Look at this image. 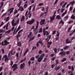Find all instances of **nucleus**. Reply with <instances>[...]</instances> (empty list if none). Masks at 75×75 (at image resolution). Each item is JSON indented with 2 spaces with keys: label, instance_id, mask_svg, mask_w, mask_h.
I'll return each mask as SVG.
<instances>
[{
  "label": "nucleus",
  "instance_id": "a878e982",
  "mask_svg": "<svg viewBox=\"0 0 75 75\" xmlns=\"http://www.w3.org/2000/svg\"><path fill=\"white\" fill-rule=\"evenodd\" d=\"M53 50L54 51V52L55 54L57 52V49L56 48H54V49H53Z\"/></svg>",
  "mask_w": 75,
  "mask_h": 75
},
{
  "label": "nucleus",
  "instance_id": "c756f323",
  "mask_svg": "<svg viewBox=\"0 0 75 75\" xmlns=\"http://www.w3.org/2000/svg\"><path fill=\"white\" fill-rule=\"evenodd\" d=\"M71 18L72 19H75V16H74L73 14H72L71 16Z\"/></svg>",
  "mask_w": 75,
  "mask_h": 75
},
{
  "label": "nucleus",
  "instance_id": "13d9d810",
  "mask_svg": "<svg viewBox=\"0 0 75 75\" xmlns=\"http://www.w3.org/2000/svg\"><path fill=\"white\" fill-rule=\"evenodd\" d=\"M18 13V11L17 10H16L14 12V14H16L17 13Z\"/></svg>",
  "mask_w": 75,
  "mask_h": 75
},
{
  "label": "nucleus",
  "instance_id": "cd10ccee",
  "mask_svg": "<svg viewBox=\"0 0 75 75\" xmlns=\"http://www.w3.org/2000/svg\"><path fill=\"white\" fill-rule=\"evenodd\" d=\"M61 23H62V25H64V23L62 20H61L59 22V24H60Z\"/></svg>",
  "mask_w": 75,
  "mask_h": 75
},
{
  "label": "nucleus",
  "instance_id": "6ab92c4d",
  "mask_svg": "<svg viewBox=\"0 0 75 75\" xmlns=\"http://www.w3.org/2000/svg\"><path fill=\"white\" fill-rule=\"evenodd\" d=\"M74 2H75L74 1H71L69 2V4L70 5H71V6H72L74 4Z\"/></svg>",
  "mask_w": 75,
  "mask_h": 75
},
{
  "label": "nucleus",
  "instance_id": "2f4dec72",
  "mask_svg": "<svg viewBox=\"0 0 75 75\" xmlns=\"http://www.w3.org/2000/svg\"><path fill=\"white\" fill-rule=\"evenodd\" d=\"M23 31V29H21L18 32V34H20Z\"/></svg>",
  "mask_w": 75,
  "mask_h": 75
},
{
  "label": "nucleus",
  "instance_id": "9b49d317",
  "mask_svg": "<svg viewBox=\"0 0 75 75\" xmlns=\"http://www.w3.org/2000/svg\"><path fill=\"white\" fill-rule=\"evenodd\" d=\"M55 18V15H54L53 16L50 18V21L52 23L53 21L54 20Z\"/></svg>",
  "mask_w": 75,
  "mask_h": 75
},
{
  "label": "nucleus",
  "instance_id": "58836bf2",
  "mask_svg": "<svg viewBox=\"0 0 75 75\" xmlns=\"http://www.w3.org/2000/svg\"><path fill=\"white\" fill-rule=\"evenodd\" d=\"M42 53V51L41 50H39L38 51V53L40 54H41V53Z\"/></svg>",
  "mask_w": 75,
  "mask_h": 75
},
{
  "label": "nucleus",
  "instance_id": "f03ea898",
  "mask_svg": "<svg viewBox=\"0 0 75 75\" xmlns=\"http://www.w3.org/2000/svg\"><path fill=\"white\" fill-rule=\"evenodd\" d=\"M45 56V54H44L43 53L41 54L40 57H39L37 59V61L38 62H41L42 60V59H43V57Z\"/></svg>",
  "mask_w": 75,
  "mask_h": 75
},
{
  "label": "nucleus",
  "instance_id": "e433bc0d",
  "mask_svg": "<svg viewBox=\"0 0 75 75\" xmlns=\"http://www.w3.org/2000/svg\"><path fill=\"white\" fill-rule=\"evenodd\" d=\"M7 14V13H6L3 14L1 16V18H2L3 17L5 16Z\"/></svg>",
  "mask_w": 75,
  "mask_h": 75
},
{
  "label": "nucleus",
  "instance_id": "4468645a",
  "mask_svg": "<svg viewBox=\"0 0 75 75\" xmlns=\"http://www.w3.org/2000/svg\"><path fill=\"white\" fill-rule=\"evenodd\" d=\"M17 45L18 46L21 47V42H17Z\"/></svg>",
  "mask_w": 75,
  "mask_h": 75
},
{
  "label": "nucleus",
  "instance_id": "423d86ee",
  "mask_svg": "<svg viewBox=\"0 0 75 75\" xmlns=\"http://www.w3.org/2000/svg\"><path fill=\"white\" fill-rule=\"evenodd\" d=\"M17 66V64H13L12 67V68H14L13 69V71H14L18 69Z\"/></svg>",
  "mask_w": 75,
  "mask_h": 75
},
{
  "label": "nucleus",
  "instance_id": "a211bd4d",
  "mask_svg": "<svg viewBox=\"0 0 75 75\" xmlns=\"http://www.w3.org/2000/svg\"><path fill=\"white\" fill-rule=\"evenodd\" d=\"M61 18V17L59 15H57L56 17V19L58 20H59Z\"/></svg>",
  "mask_w": 75,
  "mask_h": 75
},
{
  "label": "nucleus",
  "instance_id": "7ed1b4c3",
  "mask_svg": "<svg viewBox=\"0 0 75 75\" xmlns=\"http://www.w3.org/2000/svg\"><path fill=\"white\" fill-rule=\"evenodd\" d=\"M21 29V28L20 26H19L18 27L17 30H16V28H15L14 29L13 31V35H15L16 34V33H17L18 31H19Z\"/></svg>",
  "mask_w": 75,
  "mask_h": 75
},
{
  "label": "nucleus",
  "instance_id": "49530a36",
  "mask_svg": "<svg viewBox=\"0 0 75 75\" xmlns=\"http://www.w3.org/2000/svg\"><path fill=\"white\" fill-rule=\"evenodd\" d=\"M19 22V20L18 18V20H17L16 21H15L16 22V23L17 24Z\"/></svg>",
  "mask_w": 75,
  "mask_h": 75
},
{
  "label": "nucleus",
  "instance_id": "0eeeda50",
  "mask_svg": "<svg viewBox=\"0 0 75 75\" xmlns=\"http://www.w3.org/2000/svg\"><path fill=\"white\" fill-rule=\"evenodd\" d=\"M25 66V63H21L20 64V68L21 69H24Z\"/></svg>",
  "mask_w": 75,
  "mask_h": 75
},
{
  "label": "nucleus",
  "instance_id": "f257e3e1",
  "mask_svg": "<svg viewBox=\"0 0 75 75\" xmlns=\"http://www.w3.org/2000/svg\"><path fill=\"white\" fill-rule=\"evenodd\" d=\"M70 53L69 51H62L59 53V54L61 55V56H65L66 54H69Z\"/></svg>",
  "mask_w": 75,
  "mask_h": 75
},
{
  "label": "nucleus",
  "instance_id": "aec40b11",
  "mask_svg": "<svg viewBox=\"0 0 75 75\" xmlns=\"http://www.w3.org/2000/svg\"><path fill=\"white\" fill-rule=\"evenodd\" d=\"M22 3V1H21L18 3L17 4V7H19L21 5V4Z\"/></svg>",
  "mask_w": 75,
  "mask_h": 75
},
{
  "label": "nucleus",
  "instance_id": "5701e85b",
  "mask_svg": "<svg viewBox=\"0 0 75 75\" xmlns=\"http://www.w3.org/2000/svg\"><path fill=\"white\" fill-rule=\"evenodd\" d=\"M51 35H49L47 38H46V40H47L48 39L50 40V38H51Z\"/></svg>",
  "mask_w": 75,
  "mask_h": 75
},
{
  "label": "nucleus",
  "instance_id": "6e6d98bb",
  "mask_svg": "<svg viewBox=\"0 0 75 75\" xmlns=\"http://www.w3.org/2000/svg\"><path fill=\"white\" fill-rule=\"evenodd\" d=\"M29 50V49H28V48H27L26 49L25 52L26 53H28V52Z\"/></svg>",
  "mask_w": 75,
  "mask_h": 75
},
{
  "label": "nucleus",
  "instance_id": "3c124183",
  "mask_svg": "<svg viewBox=\"0 0 75 75\" xmlns=\"http://www.w3.org/2000/svg\"><path fill=\"white\" fill-rule=\"evenodd\" d=\"M28 16V11H27L25 13V17H27Z\"/></svg>",
  "mask_w": 75,
  "mask_h": 75
},
{
  "label": "nucleus",
  "instance_id": "393cba45",
  "mask_svg": "<svg viewBox=\"0 0 75 75\" xmlns=\"http://www.w3.org/2000/svg\"><path fill=\"white\" fill-rule=\"evenodd\" d=\"M60 35V33L59 32V31H57V33L56 35V36L57 37H59Z\"/></svg>",
  "mask_w": 75,
  "mask_h": 75
},
{
  "label": "nucleus",
  "instance_id": "bf43d9fd",
  "mask_svg": "<svg viewBox=\"0 0 75 75\" xmlns=\"http://www.w3.org/2000/svg\"><path fill=\"white\" fill-rule=\"evenodd\" d=\"M73 22V20L69 21L68 22V23L69 24H70L71 23H72Z\"/></svg>",
  "mask_w": 75,
  "mask_h": 75
},
{
  "label": "nucleus",
  "instance_id": "f8f14e48",
  "mask_svg": "<svg viewBox=\"0 0 75 75\" xmlns=\"http://www.w3.org/2000/svg\"><path fill=\"white\" fill-rule=\"evenodd\" d=\"M25 20V16H23L21 18L20 21L21 22H23V21H24Z\"/></svg>",
  "mask_w": 75,
  "mask_h": 75
},
{
  "label": "nucleus",
  "instance_id": "e2e57ef3",
  "mask_svg": "<svg viewBox=\"0 0 75 75\" xmlns=\"http://www.w3.org/2000/svg\"><path fill=\"white\" fill-rule=\"evenodd\" d=\"M54 54H51L50 55V56L51 57H53L54 56Z\"/></svg>",
  "mask_w": 75,
  "mask_h": 75
},
{
  "label": "nucleus",
  "instance_id": "39448f33",
  "mask_svg": "<svg viewBox=\"0 0 75 75\" xmlns=\"http://www.w3.org/2000/svg\"><path fill=\"white\" fill-rule=\"evenodd\" d=\"M9 44V42H7V40H5L4 41H2L1 43V45H2L4 46L5 45H7Z\"/></svg>",
  "mask_w": 75,
  "mask_h": 75
},
{
  "label": "nucleus",
  "instance_id": "bb28decb",
  "mask_svg": "<svg viewBox=\"0 0 75 75\" xmlns=\"http://www.w3.org/2000/svg\"><path fill=\"white\" fill-rule=\"evenodd\" d=\"M32 14H29L28 13L27 16L29 18H31V16Z\"/></svg>",
  "mask_w": 75,
  "mask_h": 75
},
{
  "label": "nucleus",
  "instance_id": "680f3d73",
  "mask_svg": "<svg viewBox=\"0 0 75 75\" xmlns=\"http://www.w3.org/2000/svg\"><path fill=\"white\" fill-rule=\"evenodd\" d=\"M68 18V16L67 15V16H66L64 17V19H66V20H67V19Z\"/></svg>",
  "mask_w": 75,
  "mask_h": 75
},
{
  "label": "nucleus",
  "instance_id": "37998d69",
  "mask_svg": "<svg viewBox=\"0 0 75 75\" xmlns=\"http://www.w3.org/2000/svg\"><path fill=\"white\" fill-rule=\"evenodd\" d=\"M15 19H13L12 21V22H11V24L12 25L14 24L15 23Z\"/></svg>",
  "mask_w": 75,
  "mask_h": 75
},
{
  "label": "nucleus",
  "instance_id": "ea45409f",
  "mask_svg": "<svg viewBox=\"0 0 75 75\" xmlns=\"http://www.w3.org/2000/svg\"><path fill=\"white\" fill-rule=\"evenodd\" d=\"M4 32L5 31L3 29H0V33H4Z\"/></svg>",
  "mask_w": 75,
  "mask_h": 75
},
{
  "label": "nucleus",
  "instance_id": "603ef678",
  "mask_svg": "<svg viewBox=\"0 0 75 75\" xmlns=\"http://www.w3.org/2000/svg\"><path fill=\"white\" fill-rule=\"evenodd\" d=\"M44 5V4L42 3H40L39 4V6H41Z\"/></svg>",
  "mask_w": 75,
  "mask_h": 75
},
{
  "label": "nucleus",
  "instance_id": "338daca9",
  "mask_svg": "<svg viewBox=\"0 0 75 75\" xmlns=\"http://www.w3.org/2000/svg\"><path fill=\"white\" fill-rule=\"evenodd\" d=\"M72 10H73V8H72V7L71 6L70 7V8H69V11H72Z\"/></svg>",
  "mask_w": 75,
  "mask_h": 75
},
{
  "label": "nucleus",
  "instance_id": "4c0bfd02",
  "mask_svg": "<svg viewBox=\"0 0 75 75\" xmlns=\"http://www.w3.org/2000/svg\"><path fill=\"white\" fill-rule=\"evenodd\" d=\"M75 32V31L74 30L73 31V32H71V33H70L69 36H71L72 35H73V33Z\"/></svg>",
  "mask_w": 75,
  "mask_h": 75
},
{
  "label": "nucleus",
  "instance_id": "72a5a7b5",
  "mask_svg": "<svg viewBox=\"0 0 75 75\" xmlns=\"http://www.w3.org/2000/svg\"><path fill=\"white\" fill-rule=\"evenodd\" d=\"M64 2V1H62V2H61L60 3V6H62Z\"/></svg>",
  "mask_w": 75,
  "mask_h": 75
},
{
  "label": "nucleus",
  "instance_id": "ddd939ff",
  "mask_svg": "<svg viewBox=\"0 0 75 75\" xmlns=\"http://www.w3.org/2000/svg\"><path fill=\"white\" fill-rule=\"evenodd\" d=\"M66 42L67 44H69L71 43V41L70 40H69L68 39H67L66 40Z\"/></svg>",
  "mask_w": 75,
  "mask_h": 75
},
{
  "label": "nucleus",
  "instance_id": "4d7b16f0",
  "mask_svg": "<svg viewBox=\"0 0 75 75\" xmlns=\"http://www.w3.org/2000/svg\"><path fill=\"white\" fill-rule=\"evenodd\" d=\"M35 38V36H33V37H32L30 39L32 41L33 40H34Z\"/></svg>",
  "mask_w": 75,
  "mask_h": 75
},
{
  "label": "nucleus",
  "instance_id": "dca6fc26",
  "mask_svg": "<svg viewBox=\"0 0 75 75\" xmlns=\"http://www.w3.org/2000/svg\"><path fill=\"white\" fill-rule=\"evenodd\" d=\"M13 50H11L10 51V52L11 55H14L15 53V51H14L13 52Z\"/></svg>",
  "mask_w": 75,
  "mask_h": 75
},
{
  "label": "nucleus",
  "instance_id": "de8ad7c7",
  "mask_svg": "<svg viewBox=\"0 0 75 75\" xmlns=\"http://www.w3.org/2000/svg\"><path fill=\"white\" fill-rule=\"evenodd\" d=\"M60 68V67L59 66H58L57 67V68H56V71H57L58 70H59Z\"/></svg>",
  "mask_w": 75,
  "mask_h": 75
},
{
  "label": "nucleus",
  "instance_id": "6e6552de",
  "mask_svg": "<svg viewBox=\"0 0 75 75\" xmlns=\"http://www.w3.org/2000/svg\"><path fill=\"white\" fill-rule=\"evenodd\" d=\"M45 19H41V21L40 22V25H42L45 23Z\"/></svg>",
  "mask_w": 75,
  "mask_h": 75
},
{
  "label": "nucleus",
  "instance_id": "79ce46f5",
  "mask_svg": "<svg viewBox=\"0 0 75 75\" xmlns=\"http://www.w3.org/2000/svg\"><path fill=\"white\" fill-rule=\"evenodd\" d=\"M69 48V46H66L65 47H64V50H65L66 49H67Z\"/></svg>",
  "mask_w": 75,
  "mask_h": 75
},
{
  "label": "nucleus",
  "instance_id": "09e8293b",
  "mask_svg": "<svg viewBox=\"0 0 75 75\" xmlns=\"http://www.w3.org/2000/svg\"><path fill=\"white\" fill-rule=\"evenodd\" d=\"M59 39V37H56L55 38V41H57Z\"/></svg>",
  "mask_w": 75,
  "mask_h": 75
},
{
  "label": "nucleus",
  "instance_id": "c9c22d12",
  "mask_svg": "<svg viewBox=\"0 0 75 75\" xmlns=\"http://www.w3.org/2000/svg\"><path fill=\"white\" fill-rule=\"evenodd\" d=\"M37 49V47H36V46H33L32 47V50H34L35 49Z\"/></svg>",
  "mask_w": 75,
  "mask_h": 75
},
{
  "label": "nucleus",
  "instance_id": "412c9836",
  "mask_svg": "<svg viewBox=\"0 0 75 75\" xmlns=\"http://www.w3.org/2000/svg\"><path fill=\"white\" fill-rule=\"evenodd\" d=\"M9 22H8L7 23V24H6V30H8V25L9 24Z\"/></svg>",
  "mask_w": 75,
  "mask_h": 75
},
{
  "label": "nucleus",
  "instance_id": "864d4df0",
  "mask_svg": "<svg viewBox=\"0 0 75 75\" xmlns=\"http://www.w3.org/2000/svg\"><path fill=\"white\" fill-rule=\"evenodd\" d=\"M31 62L30 61H28V64L29 67H30V65H31Z\"/></svg>",
  "mask_w": 75,
  "mask_h": 75
},
{
  "label": "nucleus",
  "instance_id": "20e7f679",
  "mask_svg": "<svg viewBox=\"0 0 75 75\" xmlns=\"http://www.w3.org/2000/svg\"><path fill=\"white\" fill-rule=\"evenodd\" d=\"M35 22V19H32L31 20L29 21H28L26 22V23L28 25H31L33 23Z\"/></svg>",
  "mask_w": 75,
  "mask_h": 75
},
{
  "label": "nucleus",
  "instance_id": "c85d7f7f",
  "mask_svg": "<svg viewBox=\"0 0 75 75\" xmlns=\"http://www.w3.org/2000/svg\"><path fill=\"white\" fill-rule=\"evenodd\" d=\"M52 43V41H50L47 42V45H51Z\"/></svg>",
  "mask_w": 75,
  "mask_h": 75
},
{
  "label": "nucleus",
  "instance_id": "a18cd8bd",
  "mask_svg": "<svg viewBox=\"0 0 75 75\" xmlns=\"http://www.w3.org/2000/svg\"><path fill=\"white\" fill-rule=\"evenodd\" d=\"M58 0H55V2H54V5H55L58 1Z\"/></svg>",
  "mask_w": 75,
  "mask_h": 75
},
{
  "label": "nucleus",
  "instance_id": "0e129e2a",
  "mask_svg": "<svg viewBox=\"0 0 75 75\" xmlns=\"http://www.w3.org/2000/svg\"><path fill=\"white\" fill-rule=\"evenodd\" d=\"M56 33V31L55 30H54L52 32V35H54Z\"/></svg>",
  "mask_w": 75,
  "mask_h": 75
},
{
  "label": "nucleus",
  "instance_id": "774afa93",
  "mask_svg": "<svg viewBox=\"0 0 75 75\" xmlns=\"http://www.w3.org/2000/svg\"><path fill=\"white\" fill-rule=\"evenodd\" d=\"M48 71H45V73L44 75H48Z\"/></svg>",
  "mask_w": 75,
  "mask_h": 75
},
{
  "label": "nucleus",
  "instance_id": "9d476101",
  "mask_svg": "<svg viewBox=\"0 0 75 75\" xmlns=\"http://www.w3.org/2000/svg\"><path fill=\"white\" fill-rule=\"evenodd\" d=\"M10 17L9 16L7 17L6 18H5L4 19V21H6V22H8V21L10 19Z\"/></svg>",
  "mask_w": 75,
  "mask_h": 75
},
{
  "label": "nucleus",
  "instance_id": "f704fd0d",
  "mask_svg": "<svg viewBox=\"0 0 75 75\" xmlns=\"http://www.w3.org/2000/svg\"><path fill=\"white\" fill-rule=\"evenodd\" d=\"M10 65L11 67H12L13 64V62L12 60H11L10 62Z\"/></svg>",
  "mask_w": 75,
  "mask_h": 75
},
{
  "label": "nucleus",
  "instance_id": "7c9ffc66",
  "mask_svg": "<svg viewBox=\"0 0 75 75\" xmlns=\"http://www.w3.org/2000/svg\"><path fill=\"white\" fill-rule=\"evenodd\" d=\"M30 60L31 61H35V58L34 57H32L30 59Z\"/></svg>",
  "mask_w": 75,
  "mask_h": 75
},
{
  "label": "nucleus",
  "instance_id": "4be33fe9",
  "mask_svg": "<svg viewBox=\"0 0 75 75\" xmlns=\"http://www.w3.org/2000/svg\"><path fill=\"white\" fill-rule=\"evenodd\" d=\"M67 10H66L64 13H63L62 15V17L63 16H64L67 13Z\"/></svg>",
  "mask_w": 75,
  "mask_h": 75
},
{
  "label": "nucleus",
  "instance_id": "69168bd1",
  "mask_svg": "<svg viewBox=\"0 0 75 75\" xmlns=\"http://www.w3.org/2000/svg\"><path fill=\"white\" fill-rule=\"evenodd\" d=\"M74 68L73 67V66H72L71 67V70L73 71L74 70Z\"/></svg>",
  "mask_w": 75,
  "mask_h": 75
},
{
  "label": "nucleus",
  "instance_id": "f3484780",
  "mask_svg": "<svg viewBox=\"0 0 75 75\" xmlns=\"http://www.w3.org/2000/svg\"><path fill=\"white\" fill-rule=\"evenodd\" d=\"M67 60V58L65 57L61 61V62H64L65 61H66Z\"/></svg>",
  "mask_w": 75,
  "mask_h": 75
},
{
  "label": "nucleus",
  "instance_id": "052dcab7",
  "mask_svg": "<svg viewBox=\"0 0 75 75\" xmlns=\"http://www.w3.org/2000/svg\"><path fill=\"white\" fill-rule=\"evenodd\" d=\"M9 60V59H8V58L6 57L5 58V61L6 62V61H8Z\"/></svg>",
  "mask_w": 75,
  "mask_h": 75
},
{
  "label": "nucleus",
  "instance_id": "5fc2aeb1",
  "mask_svg": "<svg viewBox=\"0 0 75 75\" xmlns=\"http://www.w3.org/2000/svg\"><path fill=\"white\" fill-rule=\"evenodd\" d=\"M24 8H26L27 7V4H25L24 5Z\"/></svg>",
  "mask_w": 75,
  "mask_h": 75
},
{
  "label": "nucleus",
  "instance_id": "a19ab883",
  "mask_svg": "<svg viewBox=\"0 0 75 75\" xmlns=\"http://www.w3.org/2000/svg\"><path fill=\"white\" fill-rule=\"evenodd\" d=\"M11 32V30H8L6 31V33H8V34H9Z\"/></svg>",
  "mask_w": 75,
  "mask_h": 75
},
{
  "label": "nucleus",
  "instance_id": "c03bdc74",
  "mask_svg": "<svg viewBox=\"0 0 75 75\" xmlns=\"http://www.w3.org/2000/svg\"><path fill=\"white\" fill-rule=\"evenodd\" d=\"M42 28H40V30L39 31V33H41L42 32Z\"/></svg>",
  "mask_w": 75,
  "mask_h": 75
},
{
  "label": "nucleus",
  "instance_id": "2eb2a0df",
  "mask_svg": "<svg viewBox=\"0 0 75 75\" xmlns=\"http://www.w3.org/2000/svg\"><path fill=\"white\" fill-rule=\"evenodd\" d=\"M33 31H34V34H35L37 35V34L38 33V31H37V29H34L33 30Z\"/></svg>",
  "mask_w": 75,
  "mask_h": 75
},
{
  "label": "nucleus",
  "instance_id": "8fccbe9b",
  "mask_svg": "<svg viewBox=\"0 0 75 75\" xmlns=\"http://www.w3.org/2000/svg\"><path fill=\"white\" fill-rule=\"evenodd\" d=\"M72 27V26H71V27H69L68 29V32H69L70 31V30L71 29Z\"/></svg>",
  "mask_w": 75,
  "mask_h": 75
},
{
  "label": "nucleus",
  "instance_id": "473e14b6",
  "mask_svg": "<svg viewBox=\"0 0 75 75\" xmlns=\"http://www.w3.org/2000/svg\"><path fill=\"white\" fill-rule=\"evenodd\" d=\"M32 34V32H31L29 33V34L28 36V38H30V36Z\"/></svg>",
  "mask_w": 75,
  "mask_h": 75
},
{
  "label": "nucleus",
  "instance_id": "b1692460",
  "mask_svg": "<svg viewBox=\"0 0 75 75\" xmlns=\"http://www.w3.org/2000/svg\"><path fill=\"white\" fill-rule=\"evenodd\" d=\"M21 35L20 34H18L16 36V38H17V39H18L19 37L21 36Z\"/></svg>",
  "mask_w": 75,
  "mask_h": 75
},
{
  "label": "nucleus",
  "instance_id": "1a4fd4ad",
  "mask_svg": "<svg viewBox=\"0 0 75 75\" xmlns=\"http://www.w3.org/2000/svg\"><path fill=\"white\" fill-rule=\"evenodd\" d=\"M14 10V8H11L9 9H8L7 11L8 12H9V13L10 14Z\"/></svg>",
  "mask_w": 75,
  "mask_h": 75
}]
</instances>
